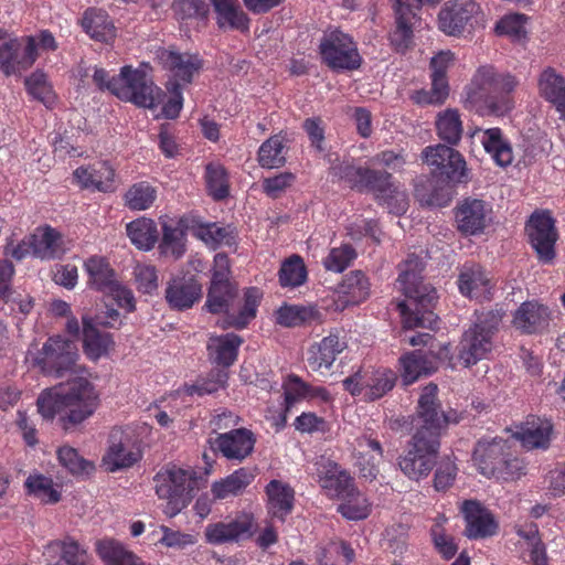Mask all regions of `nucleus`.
Returning a JSON list of instances; mask_svg holds the SVG:
<instances>
[{"mask_svg":"<svg viewBox=\"0 0 565 565\" xmlns=\"http://www.w3.org/2000/svg\"><path fill=\"white\" fill-rule=\"evenodd\" d=\"M391 178V173L386 171L366 168L363 189L373 191L376 199L386 204L392 212L401 214L406 211L407 199L393 185Z\"/></svg>","mask_w":565,"mask_h":565,"instance_id":"obj_16","label":"nucleus"},{"mask_svg":"<svg viewBox=\"0 0 565 565\" xmlns=\"http://www.w3.org/2000/svg\"><path fill=\"white\" fill-rule=\"evenodd\" d=\"M158 58L163 68L172 73V79L190 84L194 74L203 66L202 60L196 54L179 53L173 50L162 49L158 52Z\"/></svg>","mask_w":565,"mask_h":565,"instance_id":"obj_22","label":"nucleus"},{"mask_svg":"<svg viewBox=\"0 0 565 565\" xmlns=\"http://www.w3.org/2000/svg\"><path fill=\"white\" fill-rule=\"evenodd\" d=\"M553 425L547 419L531 416L513 436L529 449L547 448L551 440Z\"/></svg>","mask_w":565,"mask_h":565,"instance_id":"obj_32","label":"nucleus"},{"mask_svg":"<svg viewBox=\"0 0 565 565\" xmlns=\"http://www.w3.org/2000/svg\"><path fill=\"white\" fill-rule=\"evenodd\" d=\"M254 479V475L245 469L241 468L234 471L220 481H215L211 487V492L214 500H224L230 497H236L244 492V490L250 484Z\"/></svg>","mask_w":565,"mask_h":565,"instance_id":"obj_40","label":"nucleus"},{"mask_svg":"<svg viewBox=\"0 0 565 565\" xmlns=\"http://www.w3.org/2000/svg\"><path fill=\"white\" fill-rule=\"evenodd\" d=\"M258 525L249 513L236 515L228 522L218 521L207 524L204 530L205 542L211 545L238 543L253 537Z\"/></svg>","mask_w":565,"mask_h":565,"instance_id":"obj_13","label":"nucleus"},{"mask_svg":"<svg viewBox=\"0 0 565 565\" xmlns=\"http://www.w3.org/2000/svg\"><path fill=\"white\" fill-rule=\"evenodd\" d=\"M319 397L322 401H328L330 395L324 387H311L305 383L299 376L290 375L288 385L285 388V402L287 409L291 406L298 397Z\"/></svg>","mask_w":565,"mask_h":565,"instance_id":"obj_56","label":"nucleus"},{"mask_svg":"<svg viewBox=\"0 0 565 565\" xmlns=\"http://www.w3.org/2000/svg\"><path fill=\"white\" fill-rule=\"evenodd\" d=\"M338 481L337 492L341 500L338 511L348 520L358 521L367 518L371 504L365 495L354 487L352 479L342 473Z\"/></svg>","mask_w":565,"mask_h":565,"instance_id":"obj_20","label":"nucleus"},{"mask_svg":"<svg viewBox=\"0 0 565 565\" xmlns=\"http://www.w3.org/2000/svg\"><path fill=\"white\" fill-rule=\"evenodd\" d=\"M461 513L466 521L465 535L471 540L493 536L499 527L494 515L479 501L465 500Z\"/></svg>","mask_w":565,"mask_h":565,"instance_id":"obj_17","label":"nucleus"},{"mask_svg":"<svg viewBox=\"0 0 565 565\" xmlns=\"http://www.w3.org/2000/svg\"><path fill=\"white\" fill-rule=\"evenodd\" d=\"M29 244L33 246V256L41 259L57 258L64 253L63 237L51 226L39 227L30 235Z\"/></svg>","mask_w":565,"mask_h":565,"instance_id":"obj_34","label":"nucleus"},{"mask_svg":"<svg viewBox=\"0 0 565 565\" xmlns=\"http://www.w3.org/2000/svg\"><path fill=\"white\" fill-rule=\"evenodd\" d=\"M142 457L140 448L135 443L131 434L121 428H113L109 435L108 451L104 457L107 470L115 472L127 469L137 463Z\"/></svg>","mask_w":565,"mask_h":565,"instance_id":"obj_14","label":"nucleus"},{"mask_svg":"<svg viewBox=\"0 0 565 565\" xmlns=\"http://www.w3.org/2000/svg\"><path fill=\"white\" fill-rule=\"evenodd\" d=\"M519 82L511 74H499L492 66L477 71L467 94V100L481 116H503L513 107L509 94Z\"/></svg>","mask_w":565,"mask_h":565,"instance_id":"obj_3","label":"nucleus"},{"mask_svg":"<svg viewBox=\"0 0 565 565\" xmlns=\"http://www.w3.org/2000/svg\"><path fill=\"white\" fill-rule=\"evenodd\" d=\"M480 324H472L465 333L458 345V361L470 367L487 359L493 349V339L482 332Z\"/></svg>","mask_w":565,"mask_h":565,"instance_id":"obj_19","label":"nucleus"},{"mask_svg":"<svg viewBox=\"0 0 565 565\" xmlns=\"http://www.w3.org/2000/svg\"><path fill=\"white\" fill-rule=\"evenodd\" d=\"M25 487L30 494L45 504L57 503L61 500V492L55 488L53 480L43 475L29 476Z\"/></svg>","mask_w":565,"mask_h":565,"instance_id":"obj_55","label":"nucleus"},{"mask_svg":"<svg viewBox=\"0 0 565 565\" xmlns=\"http://www.w3.org/2000/svg\"><path fill=\"white\" fill-rule=\"evenodd\" d=\"M99 404V395L94 384L85 376H75L65 384L47 388L41 393L36 405L45 419L60 414L64 429L90 417Z\"/></svg>","mask_w":565,"mask_h":565,"instance_id":"obj_1","label":"nucleus"},{"mask_svg":"<svg viewBox=\"0 0 565 565\" xmlns=\"http://www.w3.org/2000/svg\"><path fill=\"white\" fill-rule=\"evenodd\" d=\"M184 230L173 222H163L162 238L159 245L161 254L180 258L185 250Z\"/></svg>","mask_w":565,"mask_h":565,"instance_id":"obj_53","label":"nucleus"},{"mask_svg":"<svg viewBox=\"0 0 565 565\" xmlns=\"http://www.w3.org/2000/svg\"><path fill=\"white\" fill-rule=\"evenodd\" d=\"M94 83L99 89H107L118 98L139 107L154 108L162 102L160 88L156 87L141 70L124 66L119 77H109L104 68H95Z\"/></svg>","mask_w":565,"mask_h":565,"instance_id":"obj_4","label":"nucleus"},{"mask_svg":"<svg viewBox=\"0 0 565 565\" xmlns=\"http://www.w3.org/2000/svg\"><path fill=\"white\" fill-rule=\"evenodd\" d=\"M262 291L258 288L252 287L246 289L244 295V306L239 310L236 316H227L223 323L222 328H236L243 329L245 328L250 320L256 317V310L262 299Z\"/></svg>","mask_w":565,"mask_h":565,"instance_id":"obj_48","label":"nucleus"},{"mask_svg":"<svg viewBox=\"0 0 565 565\" xmlns=\"http://www.w3.org/2000/svg\"><path fill=\"white\" fill-rule=\"evenodd\" d=\"M510 446L508 441L501 437L492 439H480L473 450V460L479 471L490 478L498 471V467L503 462Z\"/></svg>","mask_w":565,"mask_h":565,"instance_id":"obj_23","label":"nucleus"},{"mask_svg":"<svg viewBox=\"0 0 565 565\" xmlns=\"http://www.w3.org/2000/svg\"><path fill=\"white\" fill-rule=\"evenodd\" d=\"M97 552L107 565H146L132 552L127 551L114 540L98 542Z\"/></svg>","mask_w":565,"mask_h":565,"instance_id":"obj_50","label":"nucleus"},{"mask_svg":"<svg viewBox=\"0 0 565 565\" xmlns=\"http://www.w3.org/2000/svg\"><path fill=\"white\" fill-rule=\"evenodd\" d=\"M355 257V249L351 245L344 244L341 245L340 247L332 248L329 252L328 256L324 258L323 265L328 270L341 273L348 266H350L351 262Z\"/></svg>","mask_w":565,"mask_h":565,"instance_id":"obj_62","label":"nucleus"},{"mask_svg":"<svg viewBox=\"0 0 565 565\" xmlns=\"http://www.w3.org/2000/svg\"><path fill=\"white\" fill-rule=\"evenodd\" d=\"M157 196L156 189L147 182L131 185L125 194L126 205L135 211L149 209Z\"/></svg>","mask_w":565,"mask_h":565,"instance_id":"obj_59","label":"nucleus"},{"mask_svg":"<svg viewBox=\"0 0 565 565\" xmlns=\"http://www.w3.org/2000/svg\"><path fill=\"white\" fill-rule=\"evenodd\" d=\"M459 289L461 294L479 300H489L491 295V281L481 267L476 266L463 270L459 276Z\"/></svg>","mask_w":565,"mask_h":565,"instance_id":"obj_37","label":"nucleus"},{"mask_svg":"<svg viewBox=\"0 0 565 565\" xmlns=\"http://www.w3.org/2000/svg\"><path fill=\"white\" fill-rule=\"evenodd\" d=\"M127 235L136 247L149 250L157 243L159 233L152 220L140 217L127 224Z\"/></svg>","mask_w":565,"mask_h":565,"instance_id":"obj_46","label":"nucleus"},{"mask_svg":"<svg viewBox=\"0 0 565 565\" xmlns=\"http://www.w3.org/2000/svg\"><path fill=\"white\" fill-rule=\"evenodd\" d=\"M210 444L225 458L242 460L253 451L255 438L250 430L238 428L217 435L215 439H210Z\"/></svg>","mask_w":565,"mask_h":565,"instance_id":"obj_24","label":"nucleus"},{"mask_svg":"<svg viewBox=\"0 0 565 565\" xmlns=\"http://www.w3.org/2000/svg\"><path fill=\"white\" fill-rule=\"evenodd\" d=\"M452 58L450 52H440L431 58V88L429 92H418L417 103L440 105L447 99L449 86L446 72Z\"/></svg>","mask_w":565,"mask_h":565,"instance_id":"obj_21","label":"nucleus"},{"mask_svg":"<svg viewBox=\"0 0 565 565\" xmlns=\"http://www.w3.org/2000/svg\"><path fill=\"white\" fill-rule=\"evenodd\" d=\"M78 349L75 342L61 337L50 338L34 358V364L44 374L62 377L67 372L82 370L77 365Z\"/></svg>","mask_w":565,"mask_h":565,"instance_id":"obj_8","label":"nucleus"},{"mask_svg":"<svg viewBox=\"0 0 565 565\" xmlns=\"http://www.w3.org/2000/svg\"><path fill=\"white\" fill-rule=\"evenodd\" d=\"M551 312L536 301L523 302L513 316V326L522 333L533 334L548 327Z\"/></svg>","mask_w":565,"mask_h":565,"instance_id":"obj_28","label":"nucleus"},{"mask_svg":"<svg viewBox=\"0 0 565 565\" xmlns=\"http://www.w3.org/2000/svg\"><path fill=\"white\" fill-rule=\"evenodd\" d=\"M537 89L540 96L552 103L565 119V77L547 66L537 77Z\"/></svg>","mask_w":565,"mask_h":565,"instance_id":"obj_30","label":"nucleus"},{"mask_svg":"<svg viewBox=\"0 0 565 565\" xmlns=\"http://www.w3.org/2000/svg\"><path fill=\"white\" fill-rule=\"evenodd\" d=\"M345 349V343L340 341L335 334H330L321 340L320 343L312 347L308 358L309 369L318 374H326L337 355Z\"/></svg>","mask_w":565,"mask_h":565,"instance_id":"obj_31","label":"nucleus"},{"mask_svg":"<svg viewBox=\"0 0 565 565\" xmlns=\"http://www.w3.org/2000/svg\"><path fill=\"white\" fill-rule=\"evenodd\" d=\"M84 267L88 275L87 284L92 289L111 296L119 307L128 311L135 310L131 290L119 281L116 271L104 257L92 256L85 262Z\"/></svg>","mask_w":565,"mask_h":565,"instance_id":"obj_7","label":"nucleus"},{"mask_svg":"<svg viewBox=\"0 0 565 565\" xmlns=\"http://www.w3.org/2000/svg\"><path fill=\"white\" fill-rule=\"evenodd\" d=\"M482 145L488 153L500 167H507L513 161L512 148L508 141L502 138L499 128H490L484 130Z\"/></svg>","mask_w":565,"mask_h":565,"instance_id":"obj_47","label":"nucleus"},{"mask_svg":"<svg viewBox=\"0 0 565 565\" xmlns=\"http://www.w3.org/2000/svg\"><path fill=\"white\" fill-rule=\"evenodd\" d=\"M434 475V488L436 491H446L455 482L457 477V465L450 457L443 458L436 466Z\"/></svg>","mask_w":565,"mask_h":565,"instance_id":"obj_64","label":"nucleus"},{"mask_svg":"<svg viewBox=\"0 0 565 565\" xmlns=\"http://www.w3.org/2000/svg\"><path fill=\"white\" fill-rule=\"evenodd\" d=\"M243 339L235 333L212 335L207 342V351L211 361L220 366L228 367L237 359L238 348Z\"/></svg>","mask_w":565,"mask_h":565,"instance_id":"obj_35","label":"nucleus"},{"mask_svg":"<svg viewBox=\"0 0 565 565\" xmlns=\"http://www.w3.org/2000/svg\"><path fill=\"white\" fill-rule=\"evenodd\" d=\"M322 62L334 71L356 70L361 65V56L351 36L340 30L326 33L319 44Z\"/></svg>","mask_w":565,"mask_h":565,"instance_id":"obj_10","label":"nucleus"},{"mask_svg":"<svg viewBox=\"0 0 565 565\" xmlns=\"http://www.w3.org/2000/svg\"><path fill=\"white\" fill-rule=\"evenodd\" d=\"M525 233L537 259L541 263L551 264L556 256L555 244L558 239L555 220L551 212L547 210L533 212L525 224Z\"/></svg>","mask_w":565,"mask_h":565,"instance_id":"obj_11","label":"nucleus"},{"mask_svg":"<svg viewBox=\"0 0 565 565\" xmlns=\"http://www.w3.org/2000/svg\"><path fill=\"white\" fill-rule=\"evenodd\" d=\"M371 284L361 270H352L338 286V294L344 298L348 305H358L370 296Z\"/></svg>","mask_w":565,"mask_h":565,"instance_id":"obj_41","label":"nucleus"},{"mask_svg":"<svg viewBox=\"0 0 565 565\" xmlns=\"http://www.w3.org/2000/svg\"><path fill=\"white\" fill-rule=\"evenodd\" d=\"M205 482L192 468L183 469L175 465L162 468L154 477V488L159 499L167 502L164 513L170 518L180 513Z\"/></svg>","mask_w":565,"mask_h":565,"instance_id":"obj_5","label":"nucleus"},{"mask_svg":"<svg viewBox=\"0 0 565 565\" xmlns=\"http://www.w3.org/2000/svg\"><path fill=\"white\" fill-rule=\"evenodd\" d=\"M202 297V285L194 277L172 278L166 288L164 298L172 310L183 311L193 307Z\"/></svg>","mask_w":565,"mask_h":565,"instance_id":"obj_25","label":"nucleus"},{"mask_svg":"<svg viewBox=\"0 0 565 565\" xmlns=\"http://www.w3.org/2000/svg\"><path fill=\"white\" fill-rule=\"evenodd\" d=\"M416 200L426 206H446L451 200V186L437 175H420L415 181Z\"/></svg>","mask_w":565,"mask_h":565,"instance_id":"obj_27","label":"nucleus"},{"mask_svg":"<svg viewBox=\"0 0 565 565\" xmlns=\"http://www.w3.org/2000/svg\"><path fill=\"white\" fill-rule=\"evenodd\" d=\"M211 2L214 7L216 23L220 29L248 30L249 19L241 9L238 0H211Z\"/></svg>","mask_w":565,"mask_h":565,"instance_id":"obj_36","label":"nucleus"},{"mask_svg":"<svg viewBox=\"0 0 565 565\" xmlns=\"http://www.w3.org/2000/svg\"><path fill=\"white\" fill-rule=\"evenodd\" d=\"M206 183L215 200H222L228 195L227 174L221 164L210 163L206 166Z\"/></svg>","mask_w":565,"mask_h":565,"instance_id":"obj_60","label":"nucleus"},{"mask_svg":"<svg viewBox=\"0 0 565 565\" xmlns=\"http://www.w3.org/2000/svg\"><path fill=\"white\" fill-rule=\"evenodd\" d=\"M393 7L396 15V29L391 35V42L397 52L404 53L413 42V21L416 20V13L407 11L405 7L396 2Z\"/></svg>","mask_w":565,"mask_h":565,"instance_id":"obj_42","label":"nucleus"},{"mask_svg":"<svg viewBox=\"0 0 565 565\" xmlns=\"http://www.w3.org/2000/svg\"><path fill=\"white\" fill-rule=\"evenodd\" d=\"M286 145L281 135H275L262 143L258 150V163L266 169H275L286 163Z\"/></svg>","mask_w":565,"mask_h":565,"instance_id":"obj_49","label":"nucleus"},{"mask_svg":"<svg viewBox=\"0 0 565 565\" xmlns=\"http://www.w3.org/2000/svg\"><path fill=\"white\" fill-rule=\"evenodd\" d=\"M172 10L180 21L198 20L203 25H205L210 12L209 4L203 0H174Z\"/></svg>","mask_w":565,"mask_h":565,"instance_id":"obj_58","label":"nucleus"},{"mask_svg":"<svg viewBox=\"0 0 565 565\" xmlns=\"http://www.w3.org/2000/svg\"><path fill=\"white\" fill-rule=\"evenodd\" d=\"M403 380L405 384L415 382L419 376L427 375L435 370L433 359L424 354L420 350L413 351L402 359Z\"/></svg>","mask_w":565,"mask_h":565,"instance_id":"obj_52","label":"nucleus"},{"mask_svg":"<svg viewBox=\"0 0 565 565\" xmlns=\"http://www.w3.org/2000/svg\"><path fill=\"white\" fill-rule=\"evenodd\" d=\"M422 157L431 168V173L448 185L467 181L466 161L454 148L446 145L426 147Z\"/></svg>","mask_w":565,"mask_h":565,"instance_id":"obj_12","label":"nucleus"},{"mask_svg":"<svg viewBox=\"0 0 565 565\" xmlns=\"http://www.w3.org/2000/svg\"><path fill=\"white\" fill-rule=\"evenodd\" d=\"M81 25L89 38L97 42L111 44L117 36V29L113 20L102 9H87L83 14Z\"/></svg>","mask_w":565,"mask_h":565,"instance_id":"obj_29","label":"nucleus"},{"mask_svg":"<svg viewBox=\"0 0 565 565\" xmlns=\"http://www.w3.org/2000/svg\"><path fill=\"white\" fill-rule=\"evenodd\" d=\"M74 177L82 188L102 192L114 190L115 170L105 161L88 168H77Z\"/></svg>","mask_w":565,"mask_h":565,"instance_id":"obj_33","label":"nucleus"},{"mask_svg":"<svg viewBox=\"0 0 565 565\" xmlns=\"http://www.w3.org/2000/svg\"><path fill=\"white\" fill-rule=\"evenodd\" d=\"M479 9L473 0L447 1L438 14L439 29L448 35L457 36L463 32Z\"/></svg>","mask_w":565,"mask_h":565,"instance_id":"obj_18","label":"nucleus"},{"mask_svg":"<svg viewBox=\"0 0 565 565\" xmlns=\"http://www.w3.org/2000/svg\"><path fill=\"white\" fill-rule=\"evenodd\" d=\"M25 85L29 93L46 106H50L54 103L55 95L52 90V87L46 82L45 74L40 72L33 73L25 79Z\"/></svg>","mask_w":565,"mask_h":565,"instance_id":"obj_63","label":"nucleus"},{"mask_svg":"<svg viewBox=\"0 0 565 565\" xmlns=\"http://www.w3.org/2000/svg\"><path fill=\"white\" fill-rule=\"evenodd\" d=\"M269 512L284 521L294 507V489L278 480H271L266 487Z\"/></svg>","mask_w":565,"mask_h":565,"instance_id":"obj_39","label":"nucleus"},{"mask_svg":"<svg viewBox=\"0 0 565 565\" xmlns=\"http://www.w3.org/2000/svg\"><path fill=\"white\" fill-rule=\"evenodd\" d=\"M365 172L366 168L355 167L345 162L334 164L330 169V173L333 177L345 181L350 188L358 189L359 191L363 190Z\"/></svg>","mask_w":565,"mask_h":565,"instance_id":"obj_61","label":"nucleus"},{"mask_svg":"<svg viewBox=\"0 0 565 565\" xmlns=\"http://www.w3.org/2000/svg\"><path fill=\"white\" fill-rule=\"evenodd\" d=\"M83 348L85 354L96 361L114 345L111 334L100 332L87 317H83Z\"/></svg>","mask_w":565,"mask_h":565,"instance_id":"obj_38","label":"nucleus"},{"mask_svg":"<svg viewBox=\"0 0 565 565\" xmlns=\"http://www.w3.org/2000/svg\"><path fill=\"white\" fill-rule=\"evenodd\" d=\"M62 555V559L65 561L67 565H87L88 555L84 548H81L78 543L72 539H66L64 541H54L46 546L44 555L47 556L49 565H56L53 563V558L55 554Z\"/></svg>","mask_w":565,"mask_h":565,"instance_id":"obj_44","label":"nucleus"},{"mask_svg":"<svg viewBox=\"0 0 565 565\" xmlns=\"http://www.w3.org/2000/svg\"><path fill=\"white\" fill-rule=\"evenodd\" d=\"M320 312L312 306L285 305L277 310V323L287 328L300 327L319 321Z\"/></svg>","mask_w":565,"mask_h":565,"instance_id":"obj_45","label":"nucleus"},{"mask_svg":"<svg viewBox=\"0 0 565 565\" xmlns=\"http://www.w3.org/2000/svg\"><path fill=\"white\" fill-rule=\"evenodd\" d=\"M422 259L412 254L399 264V275L396 279L397 288L406 297L398 303L403 316L404 327L407 329L428 328L434 329L437 316L433 307L437 300L436 289L429 284L423 282Z\"/></svg>","mask_w":565,"mask_h":565,"instance_id":"obj_2","label":"nucleus"},{"mask_svg":"<svg viewBox=\"0 0 565 565\" xmlns=\"http://www.w3.org/2000/svg\"><path fill=\"white\" fill-rule=\"evenodd\" d=\"M237 294L238 289L235 282L210 285L205 307L211 313H228Z\"/></svg>","mask_w":565,"mask_h":565,"instance_id":"obj_43","label":"nucleus"},{"mask_svg":"<svg viewBox=\"0 0 565 565\" xmlns=\"http://www.w3.org/2000/svg\"><path fill=\"white\" fill-rule=\"evenodd\" d=\"M437 134L448 145H457L462 136V121L457 109L448 108L436 119Z\"/></svg>","mask_w":565,"mask_h":565,"instance_id":"obj_51","label":"nucleus"},{"mask_svg":"<svg viewBox=\"0 0 565 565\" xmlns=\"http://www.w3.org/2000/svg\"><path fill=\"white\" fill-rule=\"evenodd\" d=\"M489 211L478 199H465L455 212L457 228L465 235L481 233L487 226Z\"/></svg>","mask_w":565,"mask_h":565,"instance_id":"obj_26","label":"nucleus"},{"mask_svg":"<svg viewBox=\"0 0 565 565\" xmlns=\"http://www.w3.org/2000/svg\"><path fill=\"white\" fill-rule=\"evenodd\" d=\"M57 459L61 466L74 477H86L95 471L94 462L82 457L75 448L70 446L58 448Z\"/></svg>","mask_w":565,"mask_h":565,"instance_id":"obj_54","label":"nucleus"},{"mask_svg":"<svg viewBox=\"0 0 565 565\" xmlns=\"http://www.w3.org/2000/svg\"><path fill=\"white\" fill-rule=\"evenodd\" d=\"M395 374L387 370L373 372L358 371L343 381V386L352 395H359L364 391V396L370 401L381 398L393 388Z\"/></svg>","mask_w":565,"mask_h":565,"instance_id":"obj_15","label":"nucleus"},{"mask_svg":"<svg viewBox=\"0 0 565 565\" xmlns=\"http://www.w3.org/2000/svg\"><path fill=\"white\" fill-rule=\"evenodd\" d=\"M282 287H298L307 280V268L299 255H291L282 264L278 273Z\"/></svg>","mask_w":565,"mask_h":565,"instance_id":"obj_57","label":"nucleus"},{"mask_svg":"<svg viewBox=\"0 0 565 565\" xmlns=\"http://www.w3.org/2000/svg\"><path fill=\"white\" fill-rule=\"evenodd\" d=\"M438 387L436 384H428L423 388L416 411V430L414 436L425 439L440 441L441 435L446 431L449 423H458L457 416L446 414L437 398Z\"/></svg>","mask_w":565,"mask_h":565,"instance_id":"obj_6","label":"nucleus"},{"mask_svg":"<svg viewBox=\"0 0 565 565\" xmlns=\"http://www.w3.org/2000/svg\"><path fill=\"white\" fill-rule=\"evenodd\" d=\"M440 441L413 435L407 444V450L398 458V467L409 480L426 479L437 465Z\"/></svg>","mask_w":565,"mask_h":565,"instance_id":"obj_9","label":"nucleus"}]
</instances>
